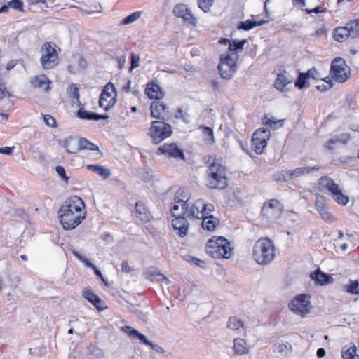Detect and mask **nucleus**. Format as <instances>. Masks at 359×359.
Wrapping results in <instances>:
<instances>
[{
    "instance_id": "1",
    "label": "nucleus",
    "mask_w": 359,
    "mask_h": 359,
    "mask_svg": "<svg viewBox=\"0 0 359 359\" xmlns=\"http://www.w3.org/2000/svg\"><path fill=\"white\" fill-rule=\"evenodd\" d=\"M60 222L65 230H72L78 226L85 219L86 212L83 200L74 196L67 198L59 211Z\"/></svg>"
},
{
    "instance_id": "2",
    "label": "nucleus",
    "mask_w": 359,
    "mask_h": 359,
    "mask_svg": "<svg viewBox=\"0 0 359 359\" xmlns=\"http://www.w3.org/2000/svg\"><path fill=\"white\" fill-rule=\"evenodd\" d=\"M208 165L206 170V186L211 189L223 190L228 187L226 168L215 158L209 156L205 161Z\"/></svg>"
},
{
    "instance_id": "3",
    "label": "nucleus",
    "mask_w": 359,
    "mask_h": 359,
    "mask_svg": "<svg viewBox=\"0 0 359 359\" xmlns=\"http://www.w3.org/2000/svg\"><path fill=\"white\" fill-rule=\"evenodd\" d=\"M205 252L214 259H229L233 255V247L224 237L215 236L208 240Z\"/></svg>"
},
{
    "instance_id": "4",
    "label": "nucleus",
    "mask_w": 359,
    "mask_h": 359,
    "mask_svg": "<svg viewBox=\"0 0 359 359\" xmlns=\"http://www.w3.org/2000/svg\"><path fill=\"white\" fill-rule=\"evenodd\" d=\"M275 256V247L272 241L265 238L256 241L253 247L252 257L257 264H268L274 259Z\"/></svg>"
},
{
    "instance_id": "5",
    "label": "nucleus",
    "mask_w": 359,
    "mask_h": 359,
    "mask_svg": "<svg viewBox=\"0 0 359 359\" xmlns=\"http://www.w3.org/2000/svg\"><path fill=\"white\" fill-rule=\"evenodd\" d=\"M237 60L238 55L236 52L226 53L221 55L218 70L222 79L229 80L233 77L237 71Z\"/></svg>"
},
{
    "instance_id": "6",
    "label": "nucleus",
    "mask_w": 359,
    "mask_h": 359,
    "mask_svg": "<svg viewBox=\"0 0 359 359\" xmlns=\"http://www.w3.org/2000/svg\"><path fill=\"white\" fill-rule=\"evenodd\" d=\"M319 186L320 189L329 191L337 203L345 205L348 203V197L342 194L339 185L332 178L327 176L321 177Z\"/></svg>"
},
{
    "instance_id": "7",
    "label": "nucleus",
    "mask_w": 359,
    "mask_h": 359,
    "mask_svg": "<svg viewBox=\"0 0 359 359\" xmlns=\"http://www.w3.org/2000/svg\"><path fill=\"white\" fill-rule=\"evenodd\" d=\"M172 134V126L161 121H152L149 135L154 144H158Z\"/></svg>"
},
{
    "instance_id": "8",
    "label": "nucleus",
    "mask_w": 359,
    "mask_h": 359,
    "mask_svg": "<svg viewBox=\"0 0 359 359\" xmlns=\"http://www.w3.org/2000/svg\"><path fill=\"white\" fill-rule=\"evenodd\" d=\"M55 47L50 42H46L42 46L40 62L44 69H51L58 64V54Z\"/></svg>"
},
{
    "instance_id": "9",
    "label": "nucleus",
    "mask_w": 359,
    "mask_h": 359,
    "mask_svg": "<svg viewBox=\"0 0 359 359\" xmlns=\"http://www.w3.org/2000/svg\"><path fill=\"white\" fill-rule=\"evenodd\" d=\"M330 74L337 82L344 83L349 77L350 69L344 59L337 57L332 62Z\"/></svg>"
},
{
    "instance_id": "10",
    "label": "nucleus",
    "mask_w": 359,
    "mask_h": 359,
    "mask_svg": "<svg viewBox=\"0 0 359 359\" xmlns=\"http://www.w3.org/2000/svg\"><path fill=\"white\" fill-rule=\"evenodd\" d=\"M114 84L108 83L104 87L100 96L99 105L100 107L108 111L116 102V94Z\"/></svg>"
},
{
    "instance_id": "11",
    "label": "nucleus",
    "mask_w": 359,
    "mask_h": 359,
    "mask_svg": "<svg viewBox=\"0 0 359 359\" xmlns=\"http://www.w3.org/2000/svg\"><path fill=\"white\" fill-rule=\"evenodd\" d=\"M310 296L300 294L294 299L289 304L291 310L302 316H306L310 311Z\"/></svg>"
},
{
    "instance_id": "12",
    "label": "nucleus",
    "mask_w": 359,
    "mask_h": 359,
    "mask_svg": "<svg viewBox=\"0 0 359 359\" xmlns=\"http://www.w3.org/2000/svg\"><path fill=\"white\" fill-rule=\"evenodd\" d=\"M283 206L277 199H271L262 207V214L270 219H276L282 214Z\"/></svg>"
},
{
    "instance_id": "13",
    "label": "nucleus",
    "mask_w": 359,
    "mask_h": 359,
    "mask_svg": "<svg viewBox=\"0 0 359 359\" xmlns=\"http://www.w3.org/2000/svg\"><path fill=\"white\" fill-rule=\"evenodd\" d=\"M158 152L169 158L175 159H184V154L182 151L175 143L164 144L158 147Z\"/></svg>"
},
{
    "instance_id": "14",
    "label": "nucleus",
    "mask_w": 359,
    "mask_h": 359,
    "mask_svg": "<svg viewBox=\"0 0 359 359\" xmlns=\"http://www.w3.org/2000/svg\"><path fill=\"white\" fill-rule=\"evenodd\" d=\"M172 225L180 236L184 237L187 234L189 224L185 215L175 216Z\"/></svg>"
},
{
    "instance_id": "15",
    "label": "nucleus",
    "mask_w": 359,
    "mask_h": 359,
    "mask_svg": "<svg viewBox=\"0 0 359 359\" xmlns=\"http://www.w3.org/2000/svg\"><path fill=\"white\" fill-rule=\"evenodd\" d=\"M173 13L175 16L183 18L193 25L196 24V19L187 8V6L183 4H177L173 9Z\"/></svg>"
},
{
    "instance_id": "16",
    "label": "nucleus",
    "mask_w": 359,
    "mask_h": 359,
    "mask_svg": "<svg viewBox=\"0 0 359 359\" xmlns=\"http://www.w3.org/2000/svg\"><path fill=\"white\" fill-rule=\"evenodd\" d=\"M315 206L323 219L330 222L334 221V217L327 210L323 197L320 196L316 197Z\"/></svg>"
},
{
    "instance_id": "17",
    "label": "nucleus",
    "mask_w": 359,
    "mask_h": 359,
    "mask_svg": "<svg viewBox=\"0 0 359 359\" xmlns=\"http://www.w3.org/2000/svg\"><path fill=\"white\" fill-rule=\"evenodd\" d=\"M292 83V77L287 72L278 74L274 83V87L279 91L285 92L287 90V86Z\"/></svg>"
},
{
    "instance_id": "18",
    "label": "nucleus",
    "mask_w": 359,
    "mask_h": 359,
    "mask_svg": "<svg viewBox=\"0 0 359 359\" xmlns=\"http://www.w3.org/2000/svg\"><path fill=\"white\" fill-rule=\"evenodd\" d=\"M151 115L152 117L156 119H163L165 121V118L163 114L168 113V107L166 104L159 101H154L151 104Z\"/></svg>"
},
{
    "instance_id": "19",
    "label": "nucleus",
    "mask_w": 359,
    "mask_h": 359,
    "mask_svg": "<svg viewBox=\"0 0 359 359\" xmlns=\"http://www.w3.org/2000/svg\"><path fill=\"white\" fill-rule=\"evenodd\" d=\"M135 214L141 222L147 223L150 220V213L142 201H138L135 205Z\"/></svg>"
},
{
    "instance_id": "20",
    "label": "nucleus",
    "mask_w": 359,
    "mask_h": 359,
    "mask_svg": "<svg viewBox=\"0 0 359 359\" xmlns=\"http://www.w3.org/2000/svg\"><path fill=\"white\" fill-rule=\"evenodd\" d=\"M145 93L150 99L160 100L164 96L160 86L154 82L148 84L145 89Z\"/></svg>"
},
{
    "instance_id": "21",
    "label": "nucleus",
    "mask_w": 359,
    "mask_h": 359,
    "mask_svg": "<svg viewBox=\"0 0 359 359\" xmlns=\"http://www.w3.org/2000/svg\"><path fill=\"white\" fill-rule=\"evenodd\" d=\"M83 297L88 302H91L98 310L101 311L105 309L104 302L90 290H84Z\"/></svg>"
},
{
    "instance_id": "22",
    "label": "nucleus",
    "mask_w": 359,
    "mask_h": 359,
    "mask_svg": "<svg viewBox=\"0 0 359 359\" xmlns=\"http://www.w3.org/2000/svg\"><path fill=\"white\" fill-rule=\"evenodd\" d=\"M121 330L132 339L138 338L142 344L148 346L151 345V341L148 340L144 334L140 333L137 330L130 326H124L121 327Z\"/></svg>"
},
{
    "instance_id": "23",
    "label": "nucleus",
    "mask_w": 359,
    "mask_h": 359,
    "mask_svg": "<svg viewBox=\"0 0 359 359\" xmlns=\"http://www.w3.org/2000/svg\"><path fill=\"white\" fill-rule=\"evenodd\" d=\"M311 278L321 285L329 284L333 281V278L331 276L321 271L319 269L311 274Z\"/></svg>"
},
{
    "instance_id": "24",
    "label": "nucleus",
    "mask_w": 359,
    "mask_h": 359,
    "mask_svg": "<svg viewBox=\"0 0 359 359\" xmlns=\"http://www.w3.org/2000/svg\"><path fill=\"white\" fill-rule=\"evenodd\" d=\"M76 114L79 118L85 120L98 121L100 119H107L109 118V116L107 114L100 115L94 112L86 111L83 108L79 109Z\"/></svg>"
},
{
    "instance_id": "25",
    "label": "nucleus",
    "mask_w": 359,
    "mask_h": 359,
    "mask_svg": "<svg viewBox=\"0 0 359 359\" xmlns=\"http://www.w3.org/2000/svg\"><path fill=\"white\" fill-rule=\"evenodd\" d=\"M321 169V167L318 165H315L312 167H300L297 168L294 170H291V175L292 179H296L298 177H300L302 176H304L305 175L311 174L313 171H318Z\"/></svg>"
},
{
    "instance_id": "26",
    "label": "nucleus",
    "mask_w": 359,
    "mask_h": 359,
    "mask_svg": "<svg viewBox=\"0 0 359 359\" xmlns=\"http://www.w3.org/2000/svg\"><path fill=\"white\" fill-rule=\"evenodd\" d=\"M334 39L338 42H343L351 37L350 29L348 23L344 27H338L334 29Z\"/></svg>"
},
{
    "instance_id": "27",
    "label": "nucleus",
    "mask_w": 359,
    "mask_h": 359,
    "mask_svg": "<svg viewBox=\"0 0 359 359\" xmlns=\"http://www.w3.org/2000/svg\"><path fill=\"white\" fill-rule=\"evenodd\" d=\"M219 223V219L212 215H203V229L213 231Z\"/></svg>"
},
{
    "instance_id": "28",
    "label": "nucleus",
    "mask_w": 359,
    "mask_h": 359,
    "mask_svg": "<svg viewBox=\"0 0 359 359\" xmlns=\"http://www.w3.org/2000/svg\"><path fill=\"white\" fill-rule=\"evenodd\" d=\"M31 83L34 87L41 88L46 92L49 90L50 81L45 75L42 74L35 76L32 79Z\"/></svg>"
},
{
    "instance_id": "29",
    "label": "nucleus",
    "mask_w": 359,
    "mask_h": 359,
    "mask_svg": "<svg viewBox=\"0 0 359 359\" xmlns=\"http://www.w3.org/2000/svg\"><path fill=\"white\" fill-rule=\"evenodd\" d=\"M246 41L243 40L238 42L233 41L231 43L229 39H221L219 41V43L222 45H229L228 50L230 53L236 52V50H242L243 49V46L245 43Z\"/></svg>"
},
{
    "instance_id": "30",
    "label": "nucleus",
    "mask_w": 359,
    "mask_h": 359,
    "mask_svg": "<svg viewBox=\"0 0 359 359\" xmlns=\"http://www.w3.org/2000/svg\"><path fill=\"white\" fill-rule=\"evenodd\" d=\"M182 215L187 217L194 218L197 219H202V211L199 210V207L197 206L196 203L192 205L191 208L189 209V204L185 208V210L182 211Z\"/></svg>"
},
{
    "instance_id": "31",
    "label": "nucleus",
    "mask_w": 359,
    "mask_h": 359,
    "mask_svg": "<svg viewBox=\"0 0 359 359\" xmlns=\"http://www.w3.org/2000/svg\"><path fill=\"white\" fill-rule=\"evenodd\" d=\"M341 357L344 359H359L356 346L351 344L349 346H344L341 351Z\"/></svg>"
},
{
    "instance_id": "32",
    "label": "nucleus",
    "mask_w": 359,
    "mask_h": 359,
    "mask_svg": "<svg viewBox=\"0 0 359 359\" xmlns=\"http://www.w3.org/2000/svg\"><path fill=\"white\" fill-rule=\"evenodd\" d=\"M274 351L281 356H287L292 352V345L288 342H278L274 345Z\"/></svg>"
},
{
    "instance_id": "33",
    "label": "nucleus",
    "mask_w": 359,
    "mask_h": 359,
    "mask_svg": "<svg viewBox=\"0 0 359 359\" xmlns=\"http://www.w3.org/2000/svg\"><path fill=\"white\" fill-rule=\"evenodd\" d=\"M60 146L64 147L67 153L76 154L79 151L76 147V140L72 138H68L59 142Z\"/></svg>"
},
{
    "instance_id": "34",
    "label": "nucleus",
    "mask_w": 359,
    "mask_h": 359,
    "mask_svg": "<svg viewBox=\"0 0 359 359\" xmlns=\"http://www.w3.org/2000/svg\"><path fill=\"white\" fill-rule=\"evenodd\" d=\"M233 350L237 355L247 354L249 351L246 341L240 338L234 339Z\"/></svg>"
},
{
    "instance_id": "35",
    "label": "nucleus",
    "mask_w": 359,
    "mask_h": 359,
    "mask_svg": "<svg viewBox=\"0 0 359 359\" xmlns=\"http://www.w3.org/2000/svg\"><path fill=\"white\" fill-rule=\"evenodd\" d=\"M87 169L94 172L102 177L104 179L108 178L111 175V172L109 169L99 165H88Z\"/></svg>"
},
{
    "instance_id": "36",
    "label": "nucleus",
    "mask_w": 359,
    "mask_h": 359,
    "mask_svg": "<svg viewBox=\"0 0 359 359\" xmlns=\"http://www.w3.org/2000/svg\"><path fill=\"white\" fill-rule=\"evenodd\" d=\"M227 327L233 331H239L241 329H244V323L235 316L230 317L227 323Z\"/></svg>"
},
{
    "instance_id": "37",
    "label": "nucleus",
    "mask_w": 359,
    "mask_h": 359,
    "mask_svg": "<svg viewBox=\"0 0 359 359\" xmlns=\"http://www.w3.org/2000/svg\"><path fill=\"white\" fill-rule=\"evenodd\" d=\"M203 142L206 145H212L215 144L214 132L211 127L203 126Z\"/></svg>"
},
{
    "instance_id": "38",
    "label": "nucleus",
    "mask_w": 359,
    "mask_h": 359,
    "mask_svg": "<svg viewBox=\"0 0 359 359\" xmlns=\"http://www.w3.org/2000/svg\"><path fill=\"white\" fill-rule=\"evenodd\" d=\"M147 275L148 278H149L151 280H156V281H165L166 284L168 283V278L163 276L161 273L159 271H157L156 269L151 268L149 269L147 272Z\"/></svg>"
},
{
    "instance_id": "39",
    "label": "nucleus",
    "mask_w": 359,
    "mask_h": 359,
    "mask_svg": "<svg viewBox=\"0 0 359 359\" xmlns=\"http://www.w3.org/2000/svg\"><path fill=\"white\" fill-rule=\"evenodd\" d=\"M342 288L347 293L355 295L359 294V283L358 280H350L348 284L344 285Z\"/></svg>"
},
{
    "instance_id": "40",
    "label": "nucleus",
    "mask_w": 359,
    "mask_h": 359,
    "mask_svg": "<svg viewBox=\"0 0 359 359\" xmlns=\"http://www.w3.org/2000/svg\"><path fill=\"white\" fill-rule=\"evenodd\" d=\"M270 137H271V131L269 129L259 128L254 133L252 138H253V139H259L260 138V140L267 142V140L270 138Z\"/></svg>"
},
{
    "instance_id": "41",
    "label": "nucleus",
    "mask_w": 359,
    "mask_h": 359,
    "mask_svg": "<svg viewBox=\"0 0 359 359\" xmlns=\"http://www.w3.org/2000/svg\"><path fill=\"white\" fill-rule=\"evenodd\" d=\"M275 181L278 182H288L292 180V175L290 170H281L275 173L273 176Z\"/></svg>"
},
{
    "instance_id": "42",
    "label": "nucleus",
    "mask_w": 359,
    "mask_h": 359,
    "mask_svg": "<svg viewBox=\"0 0 359 359\" xmlns=\"http://www.w3.org/2000/svg\"><path fill=\"white\" fill-rule=\"evenodd\" d=\"M348 27L350 29L351 38L359 37V19H355L348 22Z\"/></svg>"
},
{
    "instance_id": "43",
    "label": "nucleus",
    "mask_w": 359,
    "mask_h": 359,
    "mask_svg": "<svg viewBox=\"0 0 359 359\" xmlns=\"http://www.w3.org/2000/svg\"><path fill=\"white\" fill-rule=\"evenodd\" d=\"M267 142L259 139L252 138V147L255 152L261 154L264 149L266 147Z\"/></svg>"
},
{
    "instance_id": "44",
    "label": "nucleus",
    "mask_w": 359,
    "mask_h": 359,
    "mask_svg": "<svg viewBox=\"0 0 359 359\" xmlns=\"http://www.w3.org/2000/svg\"><path fill=\"white\" fill-rule=\"evenodd\" d=\"M264 21L257 22L248 20L244 22H241L239 25L238 26V28L244 30H250L256 26L262 25Z\"/></svg>"
},
{
    "instance_id": "45",
    "label": "nucleus",
    "mask_w": 359,
    "mask_h": 359,
    "mask_svg": "<svg viewBox=\"0 0 359 359\" xmlns=\"http://www.w3.org/2000/svg\"><path fill=\"white\" fill-rule=\"evenodd\" d=\"M175 118L177 119H181L184 123H188L190 122V115L188 113V110L187 109L179 108L175 115Z\"/></svg>"
},
{
    "instance_id": "46",
    "label": "nucleus",
    "mask_w": 359,
    "mask_h": 359,
    "mask_svg": "<svg viewBox=\"0 0 359 359\" xmlns=\"http://www.w3.org/2000/svg\"><path fill=\"white\" fill-rule=\"evenodd\" d=\"M141 15L140 12H134L130 15H128L125 18H123L121 21L122 25H128L135 22L137 20L140 18Z\"/></svg>"
},
{
    "instance_id": "47",
    "label": "nucleus",
    "mask_w": 359,
    "mask_h": 359,
    "mask_svg": "<svg viewBox=\"0 0 359 359\" xmlns=\"http://www.w3.org/2000/svg\"><path fill=\"white\" fill-rule=\"evenodd\" d=\"M67 93L69 97L74 98L77 102H79V88L74 84L69 86Z\"/></svg>"
},
{
    "instance_id": "48",
    "label": "nucleus",
    "mask_w": 359,
    "mask_h": 359,
    "mask_svg": "<svg viewBox=\"0 0 359 359\" xmlns=\"http://www.w3.org/2000/svg\"><path fill=\"white\" fill-rule=\"evenodd\" d=\"M72 252L78 259L82 262L86 266L90 267L92 269H95V266L84 256L80 255L78 252L75 250H72Z\"/></svg>"
},
{
    "instance_id": "49",
    "label": "nucleus",
    "mask_w": 359,
    "mask_h": 359,
    "mask_svg": "<svg viewBox=\"0 0 359 359\" xmlns=\"http://www.w3.org/2000/svg\"><path fill=\"white\" fill-rule=\"evenodd\" d=\"M334 140V143H341L343 144H346L350 140V135L346 133H343L339 136H336L332 138Z\"/></svg>"
},
{
    "instance_id": "50",
    "label": "nucleus",
    "mask_w": 359,
    "mask_h": 359,
    "mask_svg": "<svg viewBox=\"0 0 359 359\" xmlns=\"http://www.w3.org/2000/svg\"><path fill=\"white\" fill-rule=\"evenodd\" d=\"M8 5L15 10L23 11V3L21 0H11L8 3Z\"/></svg>"
},
{
    "instance_id": "51",
    "label": "nucleus",
    "mask_w": 359,
    "mask_h": 359,
    "mask_svg": "<svg viewBox=\"0 0 359 359\" xmlns=\"http://www.w3.org/2000/svg\"><path fill=\"white\" fill-rule=\"evenodd\" d=\"M77 62H78L79 68L76 70H74V68L72 67V65H70L69 67V71L70 72L76 73V71H79V70L83 69L87 66L86 61L83 58H82V57H79Z\"/></svg>"
},
{
    "instance_id": "52",
    "label": "nucleus",
    "mask_w": 359,
    "mask_h": 359,
    "mask_svg": "<svg viewBox=\"0 0 359 359\" xmlns=\"http://www.w3.org/2000/svg\"><path fill=\"white\" fill-rule=\"evenodd\" d=\"M306 79V74L301 73L295 82V86L300 89L303 88L305 86Z\"/></svg>"
},
{
    "instance_id": "53",
    "label": "nucleus",
    "mask_w": 359,
    "mask_h": 359,
    "mask_svg": "<svg viewBox=\"0 0 359 359\" xmlns=\"http://www.w3.org/2000/svg\"><path fill=\"white\" fill-rule=\"evenodd\" d=\"M304 74H306L307 79L310 78L317 80L320 79V75L319 74L316 68L310 69Z\"/></svg>"
},
{
    "instance_id": "54",
    "label": "nucleus",
    "mask_w": 359,
    "mask_h": 359,
    "mask_svg": "<svg viewBox=\"0 0 359 359\" xmlns=\"http://www.w3.org/2000/svg\"><path fill=\"white\" fill-rule=\"evenodd\" d=\"M173 217L182 215V210L179 203H175L170 210Z\"/></svg>"
},
{
    "instance_id": "55",
    "label": "nucleus",
    "mask_w": 359,
    "mask_h": 359,
    "mask_svg": "<svg viewBox=\"0 0 359 359\" xmlns=\"http://www.w3.org/2000/svg\"><path fill=\"white\" fill-rule=\"evenodd\" d=\"M184 259L188 262H190V263H192L198 266H201V264H202V260L198 259V258H196L193 256H191V255H186L184 257Z\"/></svg>"
},
{
    "instance_id": "56",
    "label": "nucleus",
    "mask_w": 359,
    "mask_h": 359,
    "mask_svg": "<svg viewBox=\"0 0 359 359\" xmlns=\"http://www.w3.org/2000/svg\"><path fill=\"white\" fill-rule=\"evenodd\" d=\"M140 57L138 55L135 53L131 54V66L130 68V71H132L133 69L139 66Z\"/></svg>"
},
{
    "instance_id": "57",
    "label": "nucleus",
    "mask_w": 359,
    "mask_h": 359,
    "mask_svg": "<svg viewBox=\"0 0 359 359\" xmlns=\"http://www.w3.org/2000/svg\"><path fill=\"white\" fill-rule=\"evenodd\" d=\"M55 170L58 175L64 180L66 183L68 182L69 178L66 176L65 170L62 166L57 165L55 168Z\"/></svg>"
},
{
    "instance_id": "58",
    "label": "nucleus",
    "mask_w": 359,
    "mask_h": 359,
    "mask_svg": "<svg viewBox=\"0 0 359 359\" xmlns=\"http://www.w3.org/2000/svg\"><path fill=\"white\" fill-rule=\"evenodd\" d=\"M208 85H210L213 91H219L220 90V83L217 79H210L208 81Z\"/></svg>"
},
{
    "instance_id": "59",
    "label": "nucleus",
    "mask_w": 359,
    "mask_h": 359,
    "mask_svg": "<svg viewBox=\"0 0 359 359\" xmlns=\"http://www.w3.org/2000/svg\"><path fill=\"white\" fill-rule=\"evenodd\" d=\"M88 142L86 138H80L78 141L76 140V147L79 151L85 149L87 147Z\"/></svg>"
},
{
    "instance_id": "60",
    "label": "nucleus",
    "mask_w": 359,
    "mask_h": 359,
    "mask_svg": "<svg viewBox=\"0 0 359 359\" xmlns=\"http://www.w3.org/2000/svg\"><path fill=\"white\" fill-rule=\"evenodd\" d=\"M176 193L177 194V196H180L182 198H183L184 202L188 203L189 199V193L187 191L184 190V189H180L176 191Z\"/></svg>"
},
{
    "instance_id": "61",
    "label": "nucleus",
    "mask_w": 359,
    "mask_h": 359,
    "mask_svg": "<svg viewBox=\"0 0 359 359\" xmlns=\"http://www.w3.org/2000/svg\"><path fill=\"white\" fill-rule=\"evenodd\" d=\"M175 203H179L181 205V208L182 211L185 210V208L187 206L188 203L184 202L183 198H182L180 196H177V194L175 193V198H174Z\"/></svg>"
},
{
    "instance_id": "62",
    "label": "nucleus",
    "mask_w": 359,
    "mask_h": 359,
    "mask_svg": "<svg viewBox=\"0 0 359 359\" xmlns=\"http://www.w3.org/2000/svg\"><path fill=\"white\" fill-rule=\"evenodd\" d=\"M175 203H179L181 205V208L182 211L185 210V208L187 206L188 203L184 202L183 198H182L180 196H177V194L175 193V198H174Z\"/></svg>"
},
{
    "instance_id": "63",
    "label": "nucleus",
    "mask_w": 359,
    "mask_h": 359,
    "mask_svg": "<svg viewBox=\"0 0 359 359\" xmlns=\"http://www.w3.org/2000/svg\"><path fill=\"white\" fill-rule=\"evenodd\" d=\"M43 121L48 126L54 127L55 126V120L50 115H45L43 116Z\"/></svg>"
},
{
    "instance_id": "64",
    "label": "nucleus",
    "mask_w": 359,
    "mask_h": 359,
    "mask_svg": "<svg viewBox=\"0 0 359 359\" xmlns=\"http://www.w3.org/2000/svg\"><path fill=\"white\" fill-rule=\"evenodd\" d=\"M215 210V207L212 204L203 205V215H210L209 213Z\"/></svg>"
}]
</instances>
